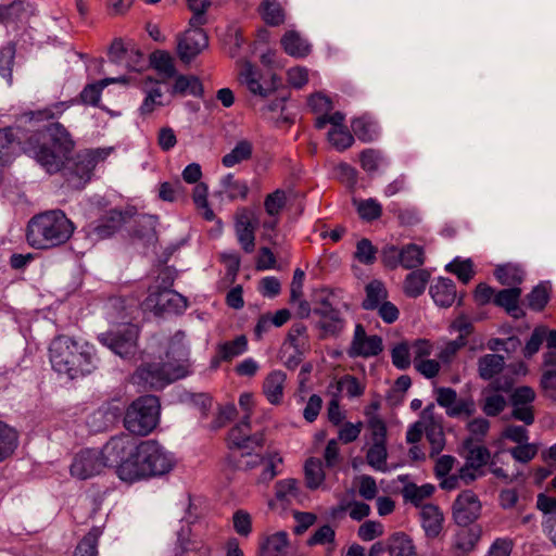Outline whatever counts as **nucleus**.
<instances>
[{
    "label": "nucleus",
    "mask_w": 556,
    "mask_h": 556,
    "mask_svg": "<svg viewBox=\"0 0 556 556\" xmlns=\"http://www.w3.org/2000/svg\"><path fill=\"white\" fill-rule=\"evenodd\" d=\"M172 79L170 97L192 96L202 98L204 96V86L198 76L177 73Z\"/></svg>",
    "instance_id": "c85d7f7f"
},
{
    "label": "nucleus",
    "mask_w": 556,
    "mask_h": 556,
    "mask_svg": "<svg viewBox=\"0 0 556 556\" xmlns=\"http://www.w3.org/2000/svg\"><path fill=\"white\" fill-rule=\"evenodd\" d=\"M18 432L15 428L0 420V463L11 458L18 446Z\"/></svg>",
    "instance_id": "58836bf2"
},
{
    "label": "nucleus",
    "mask_w": 556,
    "mask_h": 556,
    "mask_svg": "<svg viewBox=\"0 0 556 556\" xmlns=\"http://www.w3.org/2000/svg\"><path fill=\"white\" fill-rule=\"evenodd\" d=\"M393 365L399 369H407L413 363L412 344L407 341L395 343L391 349Z\"/></svg>",
    "instance_id": "13d9d810"
},
{
    "label": "nucleus",
    "mask_w": 556,
    "mask_h": 556,
    "mask_svg": "<svg viewBox=\"0 0 556 556\" xmlns=\"http://www.w3.org/2000/svg\"><path fill=\"white\" fill-rule=\"evenodd\" d=\"M109 441L102 450L83 448L75 454L70 467L71 476L79 480H87L104 471L106 467H114L115 464L108 454Z\"/></svg>",
    "instance_id": "9b49d317"
},
{
    "label": "nucleus",
    "mask_w": 556,
    "mask_h": 556,
    "mask_svg": "<svg viewBox=\"0 0 556 556\" xmlns=\"http://www.w3.org/2000/svg\"><path fill=\"white\" fill-rule=\"evenodd\" d=\"M422 430L430 443V457L439 455L445 445V435L440 417L434 414V405L430 404L420 414Z\"/></svg>",
    "instance_id": "5701e85b"
},
{
    "label": "nucleus",
    "mask_w": 556,
    "mask_h": 556,
    "mask_svg": "<svg viewBox=\"0 0 556 556\" xmlns=\"http://www.w3.org/2000/svg\"><path fill=\"white\" fill-rule=\"evenodd\" d=\"M478 375L482 380L494 381L505 368V358L500 354H485L479 357L478 363Z\"/></svg>",
    "instance_id": "473e14b6"
},
{
    "label": "nucleus",
    "mask_w": 556,
    "mask_h": 556,
    "mask_svg": "<svg viewBox=\"0 0 556 556\" xmlns=\"http://www.w3.org/2000/svg\"><path fill=\"white\" fill-rule=\"evenodd\" d=\"M225 441L230 450L262 451L267 442V431L262 429L252 433L251 420L241 419L229 429Z\"/></svg>",
    "instance_id": "ddd939ff"
},
{
    "label": "nucleus",
    "mask_w": 556,
    "mask_h": 556,
    "mask_svg": "<svg viewBox=\"0 0 556 556\" xmlns=\"http://www.w3.org/2000/svg\"><path fill=\"white\" fill-rule=\"evenodd\" d=\"M227 462L235 469L252 470L263 464L264 455L261 453V451L255 452L254 454L252 452L241 451L240 459L238 462H235L231 455L227 457Z\"/></svg>",
    "instance_id": "e2e57ef3"
},
{
    "label": "nucleus",
    "mask_w": 556,
    "mask_h": 556,
    "mask_svg": "<svg viewBox=\"0 0 556 556\" xmlns=\"http://www.w3.org/2000/svg\"><path fill=\"white\" fill-rule=\"evenodd\" d=\"M20 140L12 127L0 129V163L10 162L16 154Z\"/></svg>",
    "instance_id": "a18cd8bd"
},
{
    "label": "nucleus",
    "mask_w": 556,
    "mask_h": 556,
    "mask_svg": "<svg viewBox=\"0 0 556 556\" xmlns=\"http://www.w3.org/2000/svg\"><path fill=\"white\" fill-rule=\"evenodd\" d=\"M112 63L124 66L128 71H140L143 64V53L132 41L115 38L108 50Z\"/></svg>",
    "instance_id": "6ab92c4d"
},
{
    "label": "nucleus",
    "mask_w": 556,
    "mask_h": 556,
    "mask_svg": "<svg viewBox=\"0 0 556 556\" xmlns=\"http://www.w3.org/2000/svg\"><path fill=\"white\" fill-rule=\"evenodd\" d=\"M136 214L137 208L135 206H127L124 210H110L94 227V232L101 239L109 238Z\"/></svg>",
    "instance_id": "393cba45"
},
{
    "label": "nucleus",
    "mask_w": 556,
    "mask_h": 556,
    "mask_svg": "<svg viewBox=\"0 0 556 556\" xmlns=\"http://www.w3.org/2000/svg\"><path fill=\"white\" fill-rule=\"evenodd\" d=\"M352 134L363 142H370L375 139V124L365 116L353 118L351 122Z\"/></svg>",
    "instance_id": "680f3d73"
},
{
    "label": "nucleus",
    "mask_w": 556,
    "mask_h": 556,
    "mask_svg": "<svg viewBox=\"0 0 556 556\" xmlns=\"http://www.w3.org/2000/svg\"><path fill=\"white\" fill-rule=\"evenodd\" d=\"M108 454L116 475L126 482L160 477L175 466L173 457L154 439L138 441L125 433L109 440Z\"/></svg>",
    "instance_id": "f257e3e1"
},
{
    "label": "nucleus",
    "mask_w": 556,
    "mask_h": 556,
    "mask_svg": "<svg viewBox=\"0 0 556 556\" xmlns=\"http://www.w3.org/2000/svg\"><path fill=\"white\" fill-rule=\"evenodd\" d=\"M258 12L267 25L278 26L285 22L283 10L276 0H264L258 8Z\"/></svg>",
    "instance_id": "603ef678"
},
{
    "label": "nucleus",
    "mask_w": 556,
    "mask_h": 556,
    "mask_svg": "<svg viewBox=\"0 0 556 556\" xmlns=\"http://www.w3.org/2000/svg\"><path fill=\"white\" fill-rule=\"evenodd\" d=\"M389 296L388 289L379 279H372L365 286V298L362 307L365 311H375L380 304L387 301Z\"/></svg>",
    "instance_id": "e433bc0d"
},
{
    "label": "nucleus",
    "mask_w": 556,
    "mask_h": 556,
    "mask_svg": "<svg viewBox=\"0 0 556 556\" xmlns=\"http://www.w3.org/2000/svg\"><path fill=\"white\" fill-rule=\"evenodd\" d=\"M514 379L509 376L497 378L490 382L483 390V400L481 403L482 412L489 417H496L507 406L506 399L501 393H508L514 387Z\"/></svg>",
    "instance_id": "f3484780"
},
{
    "label": "nucleus",
    "mask_w": 556,
    "mask_h": 556,
    "mask_svg": "<svg viewBox=\"0 0 556 556\" xmlns=\"http://www.w3.org/2000/svg\"><path fill=\"white\" fill-rule=\"evenodd\" d=\"M288 547V533L279 531L265 539L261 545V552L263 556H285Z\"/></svg>",
    "instance_id": "c03bdc74"
},
{
    "label": "nucleus",
    "mask_w": 556,
    "mask_h": 556,
    "mask_svg": "<svg viewBox=\"0 0 556 556\" xmlns=\"http://www.w3.org/2000/svg\"><path fill=\"white\" fill-rule=\"evenodd\" d=\"M26 0H13L9 4H0V24H9L18 20L26 11Z\"/></svg>",
    "instance_id": "338daca9"
},
{
    "label": "nucleus",
    "mask_w": 556,
    "mask_h": 556,
    "mask_svg": "<svg viewBox=\"0 0 556 556\" xmlns=\"http://www.w3.org/2000/svg\"><path fill=\"white\" fill-rule=\"evenodd\" d=\"M74 231V223L62 210H47L35 214L28 220L25 238L33 249L48 251L64 247Z\"/></svg>",
    "instance_id": "7ed1b4c3"
},
{
    "label": "nucleus",
    "mask_w": 556,
    "mask_h": 556,
    "mask_svg": "<svg viewBox=\"0 0 556 556\" xmlns=\"http://www.w3.org/2000/svg\"><path fill=\"white\" fill-rule=\"evenodd\" d=\"M433 301L441 307H450L456 299V286L448 278H439L430 288Z\"/></svg>",
    "instance_id": "4c0bfd02"
},
{
    "label": "nucleus",
    "mask_w": 556,
    "mask_h": 556,
    "mask_svg": "<svg viewBox=\"0 0 556 556\" xmlns=\"http://www.w3.org/2000/svg\"><path fill=\"white\" fill-rule=\"evenodd\" d=\"M521 290L519 288H509L498 291L494 296V303L501 307H504L507 313L514 314L515 311L519 309V298Z\"/></svg>",
    "instance_id": "4d7b16f0"
},
{
    "label": "nucleus",
    "mask_w": 556,
    "mask_h": 556,
    "mask_svg": "<svg viewBox=\"0 0 556 556\" xmlns=\"http://www.w3.org/2000/svg\"><path fill=\"white\" fill-rule=\"evenodd\" d=\"M257 217L253 210L248 206L238 208L233 217L236 238L247 254L254 252L256 247Z\"/></svg>",
    "instance_id": "dca6fc26"
},
{
    "label": "nucleus",
    "mask_w": 556,
    "mask_h": 556,
    "mask_svg": "<svg viewBox=\"0 0 556 556\" xmlns=\"http://www.w3.org/2000/svg\"><path fill=\"white\" fill-rule=\"evenodd\" d=\"M150 67L156 73V81L167 83L177 74L176 61L166 50H154L149 55Z\"/></svg>",
    "instance_id": "c756f323"
},
{
    "label": "nucleus",
    "mask_w": 556,
    "mask_h": 556,
    "mask_svg": "<svg viewBox=\"0 0 556 556\" xmlns=\"http://www.w3.org/2000/svg\"><path fill=\"white\" fill-rule=\"evenodd\" d=\"M140 327L132 323H123L99 337L100 342L126 359H136L139 352Z\"/></svg>",
    "instance_id": "1a4fd4ad"
},
{
    "label": "nucleus",
    "mask_w": 556,
    "mask_h": 556,
    "mask_svg": "<svg viewBox=\"0 0 556 556\" xmlns=\"http://www.w3.org/2000/svg\"><path fill=\"white\" fill-rule=\"evenodd\" d=\"M73 102H74V100L55 102L47 108L29 111V112L25 113L24 116H25L26 121L33 126H37L40 123H46V122L50 124V123H52L51 122L52 119L61 116L65 112V110L70 106V104Z\"/></svg>",
    "instance_id": "f704fd0d"
},
{
    "label": "nucleus",
    "mask_w": 556,
    "mask_h": 556,
    "mask_svg": "<svg viewBox=\"0 0 556 556\" xmlns=\"http://www.w3.org/2000/svg\"><path fill=\"white\" fill-rule=\"evenodd\" d=\"M433 348V343L428 339H417L412 343L414 367L428 379H433L440 374V362L430 358Z\"/></svg>",
    "instance_id": "4be33fe9"
},
{
    "label": "nucleus",
    "mask_w": 556,
    "mask_h": 556,
    "mask_svg": "<svg viewBox=\"0 0 556 556\" xmlns=\"http://www.w3.org/2000/svg\"><path fill=\"white\" fill-rule=\"evenodd\" d=\"M464 446L467 452L465 456L467 465L480 469L488 464L490 452L485 446L475 443L472 439H467Z\"/></svg>",
    "instance_id": "09e8293b"
},
{
    "label": "nucleus",
    "mask_w": 556,
    "mask_h": 556,
    "mask_svg": "<svg viewBox=\"0 0 556 556\" xmlns=\"http://www.w3.org/2000/svg\"><path fill=\"white\" fill-rule=\"evenodd\" d=\"M390 556H418L413 540L404 532H396L388 540Z\"/></svg>",
    "instance_id": "37998d69"
},
{
    "label": "nucleus",
    "mask_w": 556,
    "mask_h": 556,
    "mask_svg": "<svg viewBox=\"0 0 556 556\" xmlns=\"http://www.w3.org/2000/svg\"><path fill=\"white\" fill-rule=\"evenodd\" d=\"M291 192V190L277 188L267 193L263 203L267 216H281L283 211L288 207L289 195Z\"/></svg>",
    "instance_id": "a19ab883"
},
{
    "label": "nucleus",
    "mask_w": 556,
    "mask_h": 556,
    "mask_svg": "<svg viewBox=\"0 0 556 556\" xmlns=\"http://www.w3.org/2000/svg\"><path fill=\"white\" fill-rule=\"evenodd\" d=\"M371 508L365 502L353 501L348 503H341L337 507L331 509V516L333 518H342L345 513L352 520L362 521L370 515Z\"/></svg>",
    "instance_id": "79ce46f5"
},
{
    "label": "nucleus",
    "mask_w": 556,
    "mask_h": 556,
    "mask_svg": "<svg viewBox=\"0 0 556 556\" xmlns=\"http://www.w3.org/2000/svg\"><path fill=\"white\" fill-rule=\"evenodd\" d=\"M174 276L169 268H162L154 281L148 289V296L144 300L147 309L155 315L165 312L180 313L187 307L186 299L172 289Z\"/></svg>",
    "instance_id": "0eeeda50"
},
{
    "label": "nucleus",
    "mask_w": 556,
    "mask_h": 556,
    "mask_svg": "<svg viewBox=\"0 0 556 556\" xmlns=\"http://www.w3.org/2000/svg\"><path fill=\"white\" fill-rule=\"evenodd\" d=\"M75 147L70 131L55 122L31 131L24 142L23 151L49 174H56L73 160Z\"/></svg>",
    "instance_id": "f03ea898"
},
{
    "label": "nucleus",
    "mask_w": 556,
    "mask_h": 556,
    "mask_svg": "<svg viewBox=\"0 0 556 556\" xmlns=\"http://www.w3.org/2000/svg\"><path fill=\"white\" fill-rule=\"evenodd\" d=\"M482 511V503L472 490L462 491L452 504V518L458 526H470Z\"/></svg>",
    "instance_id": "a211bd4d"
},
{
    "label": "nucleus",
    "mask_w": 556,
    "mask_h": 556,
    "mask_svg": "<svg viewBox=\"0 0 556 556\" xmlns=\"http://www.w3.org/2000/svg\"><path fill=\"white\" fill-rule=\"evenodd\" d=\"M338 428V437L337 440L342 444H351L355 442L364 428L363 421L358 420L356 422L344 421Z\"/></svg>",
    "instance_id": "69168bd1"
},
{
    "label": "nucleus",
    "mask_w": 556,
    "mask_h": 556,
    "mask_svg": "<svg viewBox=\"0 0 556 556\" xmlns=\"http://www.w3.org/2000/svg\"><path fill=\"white\" fill-rule=\"evenodd\" d=\"M253 154V144L249 140H240L236 147L222 159L225 167H232L241 162L249 161Z\"/></svg>",
    "instance_id": "3c124183"
},
{
    "label": "nucleus",
    "mask_w": 556,
    "mask_h": 556,
    "mask_svg": "<svg viewBox=\"0 0 556 556\" xmlns=\"http://www.w3.org/2000/svg\"><path fill=\"white\" fill-rule=\"evenodd\" d=\"M190 374L188 358H176L166 353L160 363H143L132 374V381L143 389H162Z\"/></svg>",
    "instance_id": "423d86ee"
},
{
    "label": "nucleus",
    "mask_w": 556,
    "mask_h": 556,
    "mask_svg": "<svg viewBox=\"0 0 556 556\" xmlns=\"http://www.w3.org/2000/svg\"><path fill=\"white\" fill-rule=\"evenodd\" d=\"M102 533V527L91 528L78 542L73 556H98V542Z\"/></svg>",
    "instance_id": "49530a36"
},
{
    "label": "nucleus",
    "mask_w": 556,
    "mask_h": 556,
    "mask_svg": "<svg viewBox=\"0 0 556 556\" xmlns=\"http://www.w3.org/2000/svg\"><path fill=\"white\" fill-rule=\"evenodd\" d=\"M462 528L455 533L452 549L456 556H465L472 552L481 539L482 530L479 526Z\"/></svg>",
    "instance_id": "7c9ffc66"
},
{
    "label": "nucleus",
    "mask_w": 556,
    "mask_h": 556,
    "mask_svg": "<svg viewBox=\"0 0 556 556\" xmlns=\"http://www.w3.org/2000/svg\"><path fill=\"white\" fill-rule=\"evenodd\" d=\"M224 192L231 201L247 200L250 188L247 182L240 180L235 175L229 174L223 180Z\"/></svg>",
    "instance_id": "864d4df0"
},
{
    "label": "nucleus",
    "mask_w": 556,
    "mask_h": 556,
    "mask_svg": "<svg viewBox=\"0 0 556 556\" xmlns=\"http://www.w3.org/2000/svg\"><path fill=\"white\" fill-rule=\"evenodd\" d=\"M496 279L504 286L515 287L522 282V270L513 264L500 265L495 268Z\"/></svg>",
    "instance_id": "6e6d98bb"
},
{
    "label": "nucleus",
    "mask_w": 556,
    "mask_h": 556,
    "mask_svg": "<svg viewBox=\"0 0 556 556\" xmlns=\"http://www.w3.org/2000/svg\"><path fill=\"white\" fill-rule=\"evenodd\" d=\"M181 176L187 184H195L191 197L198 214L206 222L215 219L216 215L208 203V188L206 184L200 182L202 177L201 166L191 163L185 167Z\"/></svg>",
    "instance_id": "2eb2a0df"
},
{
    "label": "nucleus",
    "mask_w": 556,
    "mask_h": 556,
    "mask_svg": "<svg viewBox=\"0 0 556 556\" xmlns=\"http://www.w3.org/2000/svg\"><path fill=\"white\" fill-rule=\"evenodd\" d=\"M431 278V273L425 268L412 270L404 279L403 292L409 298L421 295Z\"/></svg>",
    "instance_id": "c9c22d12"
},
{
    "label": "nucleus",
    "mask_w": 556,
    "mask_h": 556,
    "mask_svg": "<svg viewBox=\"0 0 556 556\" xmlns=\"http://www.w3.org/2000/svg\"><path fill=\"white\" fill-rule=\"evenodd\" d=\"M114 78H105L99 81L88 84L79 93V99L84 104L98 105L101 99V92L108 85L114 83Z\"/></svg>",
    "instance_id": "5fc2aeb1"
},
{
    "label": "nucleus",
    "mask_w": 556,
    "mask_h": 556,
    "mask_svg": "<svg viewBox=\"0 0 556 556\" xmlns=\"http://www.w3.org/2000/svg\"><path fill=\"white\" fill-rule=\"evenodd\" d=\"M344 114L337 111L332 114L318 115L314 122V127L316 129H324L328 124H330L331 127L328 130L327 140L329 144L339 152L350 149L355 141L354 135L344 124Z\"/></svg>",
    "instance_id": "4468645a"
},
{
    "label": "nucleus",
    "mask_w": 556,
    "mask_h": 556,
    "mask_svg": "<svg viewBox=\"0 0 556 556\" xmlns=\"http://www.w3.org/2000/svg\"><path fill=\"white\" fill-rule=\"evenodd\" d=\"M275 495L278 501H289L300 495V481L294 478L280 480L275 485Z\"/></svg>",
    "instance_id": "0e129e2a"
},
{
    "label": "nucleus",
    "mask_w": 556,
    "mask_h": 556,
    "mask_svg": "<svg viewBox=\"0 0 556 556\" xmlns=\"http://www.w3.org/2000/svg\"><path fill=\"white\" fill-rule=\"evenodd\" d=\"M382 351V338L377 334L368 336L365 327L362 324H357L348 349V355L352 358H369L378 356Z\"/></svg>",
    "instance_id": "aec40b11"
},
{
    "label": "nucleus",
    "mask_w": 556,
    "mask_h": 556,
    "mask_svg": "<svg viewBox=\"0 0 556 556\" xmlns=\"http://www.w3.org/2000/svg\"><path fill=\"white\" fill-rule=\"evenodd\" d=\"M281 47L286 53L295 58L306 56L309 52V46L294 30L287 31L281 40Z\"/></svg>",
    "instance_id": "de8ad7c7"
},
{
    "label": "nucleus",
    "mask_w": 556,
    "mask_h": 556,
    "mask_svg": "<svg viewBox=\"0 0 556 556\" xmlns=\"http://www.w3.org/2000/svg\"><path fill=\"white\" fill-rule=\"evenodd\" d=\"M238 80L253 94L267 97L281 85V78L271 66L260 67L249 61L240 63Z\"/></svg>",
    "instance_id": "9d476101"
},
{
    "label": "nucleus",
    "mask_w": 556,
    "mask_h": 556,
    "mask_svg": "<svg viewBox=\"0 0 556 556\" xmlns=\"http://www.w3.org/2000/svg\"><path fill=\"white\" fill-rule=\"evenodd\" d=\"M323 305L324 308L316 309V314L320 317L318 321L319 338L327 339L329 337H337L344 328V320L340 312L330 303L324 302Z\"/></svg>",
    "instance_id": "bb28decb"
},
{
    "label": "nucleus",
    "mask_w": 556,
    "mask_h": 556,
    "mask_svg": "<svg viewBox=\"0 0 556 556\" xmlns=\"http://www.w3.org/2000/svg\"><path fill=\"white\" fill-rule=\"evenodd\" d=\"M353 483L363 500L372 501L377 497L379 489L374 477L359 475L354 478Z\"/></svg>",
    "instance_id": "bf43d9fd"
},
{
    "label": "nucleus",
    "mask_w": 556,
    "mask_h": 556,
    "mask_svg": "<svg viewBox=\"0 0 556 556\" xmlns=\"http://www.w3.org/2000/svg\"><path fill=\"white\" fill-rule=\"evenodd\" d=\"M161 399L154 394L139 395L125 408L123 426L131 437H148L161 422Z\"/></svg>",
    "instance_id": "39448f33"
},
{
    "label": "nucleus",
    "mask_w": 556,
    "mask_h": 556,
    "mask_svg": "<svg viewBox=\"0 0 556 556\" xmlns=\"http://www.w3.org/2000/svg\"><path fill=\"white\" fill-rule=\"evenodd\" d=\"M337 389L345 391L349 397H361L365 393L366 384L356 376L346 374L337 381Z\"/></svg>",
    "instance_id": "052dcab7"
},
{
    "label": "nucleus",
    "mask_w": 556,
    "mask_h": 556,
    "mask_svg": "<svg viewBox=\"0 0 556 556\" xmlns=\"http://www.w3.org/2000/svg\"><path fill=\"white\" fill-rule=\"evenodd\" d=\"M326 480L323 460L317 457H308L304 464V481L307 489L315 491Z\"/></svg>",
    "instance_id": "ea45409f"
},
{
    "label": "nucleus",
    "mask_w": 556,
    "mask_h": 556,
    "mask_svg": "<svg viewBox=\"0 0 556 556\" xmlns=\"http://www.w3.org/2000/svg\"><path fill=\"white\" fill-rule=\"evenodd\" d=\"M421 527L428 539H437L443 531L444 514L438 505L422 506L420 513Z\"/></svg>",
    "instance_id": "2f4dec72"
},
{
    "label": "nucleus",
    "mask_w": 556,
    "mask_h": 556,
    "mask_svg": "<svg viewBox=\"0 0 556 556\" xmlns=\"http://www.w3.org/2000/svg\"><path fill=\"white\" fill-rule=\"evenodd\" d=\"M402 267L405 269L420 268L425 261V250L416 243H408L401 248Z\"/></svg>",
    "instance_id": "8fccbe9b"
},
{
    "label": "nucleus",
    "mask_w": 556,
    "mask_h": 556,
    "mask_svg": "<svg viewBox=\"0 0 556 556\" xmlns=\"http://www.w3.org/2000/svg\"><path fill=\"white\" fill-rule=\"evenodd\" d=\"M49 357L53 369L71 379L89 375L96 368L90 352L66 336L51 342Z\"/></svg>",
    "instance_id": "20e7f679"
},
{
    "label": "nucleus",
    "mask_w": 556,
    "mask_h": 556,
    "mask_svg": "<svg viewBox=\"0 0 556 556\" xmlns=\"http://www.w3.org/2000/svg\"><path fill=\"white\" fill-rule=\"evenodd\" d=\"M287 386V372L281 369H273L266 374L262 381V394L270 405L280 406L285 401Z\"/></svg>",
    "instance_id": "b1692460"
},
{
    "label": "nucleus",
    "mask_w": 556,
    "mask_h": 556,
    "mask_svg": "<svg viewBox=\"0 0 556 556\" xmlns=\"http://www.w3.org/2000/svg\"><path fill=\"white\" fill-rule=\"evenodd\" d=\"M287 342L299 352L303 350L308 343L307 327L303 323L293 324L287 333Z\"/></svg>",
    "instance_id": "774afa93"
},
{
    "label": "nucleus",
    "mask_w": 556,
    "mask_h": 556,
    "mask_svg": "<svg viewBox=\"0 0 556 556\" xmlns=\"http://www.w3.org/2000/svg\"><path fill=\"white\" fill-rule=\"evenodd\" d=\"M435 492V486L431 483L417 485L413 482L407 483L402 489V496L405 502L413 504L415 507L422 508L428 505L426 501L430 500Z\"/></svg>",
    "instance_id": "72a5a7b5"
},
{
    "label": "nucleus",
    "mask_w": 556,
    "mask_h": 556,
    "mask_svg": "<svg viewBox=\"0 0 556 556\" xmlns=\"http://www.w3.org/2000/svg\"><path fill=\"white\" fill-rule=\"evenodd\" d=\"M146 83H152L153 86L147 90L146 97L139 108L141 116L151 115L155 110L169 105L172 100L170 97L165 94V90L162 87L163 81H156L152 77H147Z\"/></svg>",
    "instance_id": "cd10ccee"
},
{
    "label": "nucleus",
    "mask_w": 556,
    "mask_h": 556,
    "mask_svg": "<svg viewBox=\"0 0 556 556\" xmlns=\"http://www.w3.org/2000/svg\"><path fill=\"white\" fill-rule=\"evenodd\" d=\"M249 349V339L245 334H239L230 340L217 343L212 358V365L230 364L237 357L243 355Z\"/></svg>",
    "instance_id": "a878e982"
},
{
    "label": "nucleus",
    "mask_w": 556,
    "mask_h": 556,
    "mask_svg": "<svg viewBox=\"0 0 556 556\" xmlns=\"http://www.w3.org/2000/svg\"><path fill=\"white\" fill-rule=\"evenodd\" d=\"M111 149H88L80 151L68 168L67 180L77 189L83 188L92 177L96 166L104 162Z\"/></svg>",
    "instance_id": "f8f14e48"
},
{
    "label": "nucleus",
    "mask_w": 556,
    "mask_h": 556,
    "mask_svg": "<svg viewBox=\"0 0 556 556\" xmlns=\"http://www.w3.org/2000/svg\"><path fill=\"white\" fill-rule=\"evenodd\" d=\"M366 433L363 451L368 466L378 471L388 468V426L386 420L378 415H370L365 410Z\"/></svg>",
    "instance_id": "6e6552de"
},
{
    "label": "nucleus",
    "mask_w": 556,
    "mask_h": 556,
    "mask_svg": "<svg viewBox=\"0 0 556 556\" xmlns=\"http://www.w3.org/2000/svg\"><path fill=\"white\" fill-rule=\"evenodd\" d=\"M208 46V37L202 26H190L178 38L177 54L182 63L189 64Z\"/></svg>",
    "instance_id": "412c9836"
}]
</instances>
